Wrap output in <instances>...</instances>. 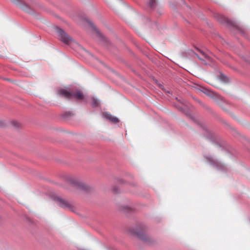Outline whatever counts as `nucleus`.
<instances>
[{
    "label": "nucleus",
    "instance_id": "8",
    "mask_svg": "<svg viewBox=\"0 0 250 250\" xmlns=\"http://www.w3.org/2000/svg\"><path fill=\"white\" fill-rule=\"evenodd\" d=\"M103 117L108 120L111 122H117L118 121V119L115 117L112 116L108 112H104L103 114Z\"/></svg>",
    "mask_w": 250,
    "mask_h": 250
},
{
    "label": "nucleus",
    "instance_id": "1",
    "mask_svg": "<svg viewBox=\"0 0 250 250\" xmlns=\"http://www.w3.org/2000/svg\"><path fill=\"white\" fill-rule=\"evenodd\" d=\"M56 32L58 33L59 39L63 42L68 45H71L74 43L72 38H71L66 32L58 26L55 27Z\"/></svg>",
    "mask_w": 250,
    "mask_h": 250
},
{
    "label": "nucleus",
    "instance_id": "10",
    "mask_svg": "<svg viewBox=\"0 0 250 250\" xmlns=\"http://www.w3.org/2000/svg\"><path fill=\"white\" fill-rule=\"evenodd\" d=\"M156 3V0H150L148 3V5L150 7H153Z\"/></svg>",
    "mask_w": 250,
    "mask_h": 250
},
{
    "label": "nucleus",
    "instance_id": "3",
    "mask_svg": "<svg viewBox=\"0 0 250 250\" xmlns=\"http://www.w3.org/2000/svg\"><path fill=\"white\" fill-rule=\"evenodd\" d=\"M204 92L212 98L214 102L218 104H220L221 102L223 101V97L217 93L208 90H206Z\"/></svg>",
    "mask_w": 250,
    "mask_h": 250
},
{
    "label": "nucleus",
    "instance_id": "5",
    "mask_svg": "<svg viewBox=\"0 0 250 250\" xmlns=\"http://www.w3.org/2000/svg\"><path fill=\"white\" fill-rule=\"evenodd\" d=\"M132 234L135 235L137 237L144 241L147 240V236L143 230L138 228L133 229L131 232Z\"/></svg>",
    "mask_w": 250,
    "mask_h": 250
},
{
    "label": "nucleus",
    "instance_id": "14",
    "mask_svg": "<svg viewBox=\"0 0 250 250\" xmlns=\"http://www.w3.org/2000/svg\"><path fill=\"white\" fill-rule=\"evenodd\" d=\"M24 7H25V8L24 7H23L22 8L25 10H26L27 9H29V7L26 5H24Z\"/></svg>",
    "mask_w": 250,
    "mask_h": 250
},
{
    "label": "nucleus",
    "instance_id": "13",
    "mask_svg": "<svg viewBox=\"0 0 250 250\" xmlns=\"http://www.w3.org/2000/svg\"><path fill=\"white\" fill-rule=\"evenodd\" d=\"M113 191L116 193H117L118 192V189L116 188V187H115L113 188Z\"/></svg>",
    "mask_w": 250,
    "mask_h": 250
},
{
    "label": "nucleus",
    "instance_id": "6",
    "mask_svg": "<svg viewBox=\"0 0 250 250\" xmlns=\"http://www.w3.org/2000/svg\"><path fill=\"white\" fill-rule=\"evenodd\" d=\"M56 200L59 202V205L60 207L63 208L71 209V205L65 199L58 197L56 198Z\"/></svg>",
    "mask_w": 250,
    "mask_h": 250
},
{
    "label": "nucleus",
    "instance_id": "15",
    "mask_svg": "<svg viewBox=\"0 0 250 250\" xmlns=\"http://www.w3.org/2000/svg\"><path fill=\"white\" fill-rule=\"evenodd\" d=\"M196 56H197V57L199 59H200V60H204L203 59H202V58H200V57L198 56V55L196 54Z\"/></svg>",
    "mask_w": 250,
    "mask_h": 250
},
{
    "label": "nucleus",
    "instance_id": "12",
    "mask_svg": "<svg viewBox=\"0 0 250 250\" xmlns=\"http://www.w3.org/2000/svg\"><path fill=\"white\" fill-rule=\"evenodd\" d=\"M97 33H98V35L99 37L100 38H101L102 40H105V37H104V36L102 35V34H101L99 31H98V32H97Z\"/></svg>",
    "mask_w": 250,
    "mask_h": 250
},
{
    "label": "nucleus",
    "instance_id": "9",
    "mask_svg": "<svg viewBox=\"0 0 250 250\" xmlns=\"http://www.w3.org/2000/svg\"><path fill=\"white\" fill-rule=\"evenodd\" d=\"M91 100V105L93 107H97L99 105L100 101L97 98L93 97L92 98Z\"/></svg>",
    "mask_w": 250,
    "mask_h": 250
},
{
    "label": "nucleus",
    "instance_id": "4",
    "mask_svg": "<svg viewBox=\"0 0 250 250\" xmlns=\"http://www.w3.org/2000/svg\"><path fill=\"white\" fill-rule=\"evenodd\" d=\"M206 158L208 160L209 164L211 165L214 168H216L218 170H223L225 168V166L221 164L220 162H218L216 160H214L210 156H206Z\"/></svg>",
    "mask_w": 250,
    "mask_h": 250
},
{
    "label": "nucleus",
    "instance_id": "2",
    "mask_svg": "<svg viewBox=\"0 0 250 250\" xmlns=\"http://www.w3.org/2000/svg\"><path fill=\"white\" fill-rule=\"evenodd\" d=\"M58 94L66 98H69L72 96L76 99H83V96L80 90H77L75 93H71L67 89H61L58 91Z\"/></svg>",
    "mask_w": 250,
    "mask_h": 250
},
{
    "label": "nucleus",
    "instance_id": "11",
    "mask_svg": "<svg viewBox=\"0 0 250 250\" xmlns=\"http://www.w3.org/2000/svg\"><path fill=\"white\" fill-rule=\"evenodd\" d=\"M201 54L204 56V59H206L207 60H210V57L207 54H206L202 51L199 50Z\"/></svg>",
    "mask_w": 250,
    "mask_h": 250
},
{
    "label": "nucleus",
    "instance_id": "16",
    "mask_svg": "<svg viewBox=\"0 0 250 250\" xmlns=\"http://www.w3.org/2000/svg\"><path fill=\"white\" fill-rule=\"evenodd\" d=\"M14 3H16V1L15 0H11Z\"/></svg>",
    "mask_w": 250,
    "mask_h": 250
},
{
    "label": "nucleus",
    "instance_id": "7",
    "mask_svg": "<svg viewBox=\"0 0 250 250\" xmlns=\"http://www.w3.org/2000/svg\"><path fill=\"white\" fill-rule=\"evenodd\" d=\"M69 182L71 184L77 186L79 188L84 191H87L88 189V187L83 183L79 182L74 179H70L69 180Z\"/></svg>",
    "mask_w": 250,
    "mask_h": 250
}]
</instances>
